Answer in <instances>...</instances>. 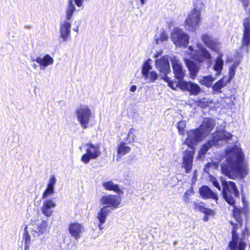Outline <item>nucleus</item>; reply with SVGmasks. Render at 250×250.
I'll return each mask as SVG.
<instances>
[{
    "label": "nucleus",
    "instance_id": "40",
    "mask_svg": "<svg viewBox=\"0 0 250 250\" xmlns=\"http://www.w3.org/2000/svg\"><path fill=\"white\" fill-rule=\"evenodd\" d=\"M191 192L189 190H187L184 195V200L186 203L189 202L190 198L188 196L190 195Z\"/></svg>",
    "mask_w": 250,
    "mask_h": 250
},
{
    "label": "nucleus",
    "instance_id": "9",
    "mask_svg": "<svg viewBox=\"0 0 250 250\" xmlns=\"http://www.w3.org/2000/svg\"><path fill=\"white\" fill-rule=\"evenodd\" d=\"M76 114L78 120L83 128L84 129L87 128L91 116L90 108L87 105H80V107L76 110Z\"/></svg>",
    "mask_w": 250,
    "mask_h": 250
},
{
    "label": "nucleus",
    "instance_id": "15",
    "mask_svg": "<svg viewBox=\"0 0 250 250\" xmlns=\"http://www.w3.org/2000/svg\"><path fill=\"white\" fill-rule=\"evenodd\" d=\"M201 39L204 44L209 49L215 52L219 51L220 43L217 39L208 33L203 34Z\"/></svg>",
    "mask_w": 250,
    "mask_h": 250
},
{
    "label": "nucleus",
    "instance_id": "19",
    "mask_svg": "<svg viewBox=\"0 0 250 250\" xmlns=\"http://www.w3.org/2000/svg\"><path fill=\"white\" fill-rule=\"evenodd\" d=\"M68 230L72 237L78 239L81 237L80 234L84 231V227L83 225L78 223H71Z\"/></svg>",
    "mask_w": 250,
    "mask_h": 250
},
{
    "label": "nucleus",
    "instance_id": "47",
    "mask_svg": "<svg viewBox=\"0 0 250 250\" xmlns=\"http://www.w3.org/2000/svg\"><path fill=\"white\" fill-rule=\"evenodd\" d=\"M32 66L33 67V68H34V70H37V68H38V66H39L37 64H36V63H33V64H32Z\"/></svg>",
    "mask_w": 250,
    "mask_h": 250
},
{
    "label": "nucleus",
    "instance_id": "4",
    "mask_svg": "<svg viewBox=\"0 0 250 250\" xmlns=\"http://www.w3.org/2000/svg\"><path fill=\"white\" fill-rule=\"evenodd\" d=\"M222 193L223 198L230 206L233 207V215L240 226L243 223V218L246 216L247 209L239 208L235 206V198H239V192L235 183L221 179Z\"/></svg>",
    "mask_w": 250,
    "mask_h": 250
},
{
    "label": "nucleus",
    "instance_id": "16",
    "mask_svg": "<svg viewBox=\"0 0 250 250\" xmlns=\"http://www.w3.org/2000/svg\"><path fill=\"white\" fill-rule=\"evenodd\" d=\"M178 85L183 90L188 91L190 95H197L201 91L200 86L191 82L181 81L179 83Z\"/></svg>",
    "mask_w": 250,
    "mask_h": 250
},
{
    "label": "nucleus",
    "instance_id": "3",
    "mask_svg": "<svg viewBox=\"0 0 250 250\" xmlns=\"http://www.w3.org/2000/svg\"><path fill=\"white\" fill-rule=\"evenodd\" d=\"M197 49H194L191 46L188 47V54L190 57L196 62L186 59L185 62L189 71L190 77L193 79L196 77L200 69L202 64L205 62L210 64L211 61V55L209 51L202 44H197Z\"/></svg>",
    "mask_w": 250,
    "mask_h": 250
},
{
    "label": "nucleus",
    "instance_id": "45",
    "mask_svg": "<svg viewBox=\"0 0 250 250\" xmlns=\"http://www.w3.org/2000/svg\"><path fill=\"white\" fill-rule=\"evenodd\" d=\"M210 166V163H208L207 165H206L205 169H204V170L207 173H209V167Z\"/></svg>",
    "mask_w": 250,
    "mask_h": 250
},
{
    "label": "nucleus",
    "instance_id": "8",
    "mask_svg": "<svg viewBox=\"0 0 250 250\" xmlns=\"http://www.w3.org/2000/svg\"><path fill=\"white\" fill-rule=\"evenodd\" d=\"M232 229L231 231L232 239L229 243L228 247L230 250H245L246 247V243L244 241L243 238H239L236 230L238 227L237 224L230 222Z\"/></svg>",
    "mask_w": 250,
    "mask_h": 250
},
{
    "label": "nucleus",
    "instance_id": "43",
    "mask_svg": "<svg viewBox=\"0 0 250 250\" xmlns=\"http://www.w3.org/2000/svg\"><path fill=\"white\" fill-rule=\"evenodd\" d=\"M168 83V86L172 89H175L174 86V83L172 81H170V78L168 77V79L167 81H165Z\"/></svg>",
    "mask_w": 250,
    "mask_h": 250
},
{
    "label": "nucleus",
    "instance_id": "42",
    "mask_svg": "<svg viewBox=\"0 0 250 250\" xmlns=\"http://www.w3.org/2000/svg\"><path fill=\"white\" fill-rule=\"evenodd\" d=\"M89 0H74L76 5L78 7H81L83 5V3L84 1H88Z\"/></svg>",
    "mask_w": 250,
    "mask_h": 250
},
{
    "label": "nucleus",
    "instance_id": "10",
    "mask_svg": "<svg viewBox=\"0 0 250 250\" xmlns=\"http://www.w3.org/2000/svg\"><path fill=\"white\" fill-rule=\"evenodd\" d=\"M171 38L176 46L186 47L189 43V37L182 30L175 28L171 34Z\"/></svg>",
    "mask_w": 250,
    "mask_h": 250
},
{
    "label": "nucleus",
    "instance_id": "31",
    "mask_svg": "<svg viewBox=\"0 0 250 250\" xmlns=\"http://www.w3.org/2000/svg\"><path fill=\"white\" fill-rule=\"evenodd\" d=\"M131 148L127 146L125 143L122 142L118 146L117 153L120 155H124L129 152Z\"/></svg>",
    "mask_w": 250,
    "mask_h": 250
},
{
    "label": "nucleus",
    "instance_id": "17",
    "mask_svg": "<svg viewBox=\"0 0 250 250\" xmlns=\"http://www.w3.org/2000/svg\"><path fill=\"white\" fill-rule=\"evenodd\" d=\"M31 62H36L39 64L40 70H44L46 67L52 65L54 62L53 58L49 54H46L43 57H38L35 58L31 57Z\"/></svg>",
    "mask_w": 250,
    "mask_h": 250
},
{
    "label": "nucleus",
    "instance_id": "7",
    "mask_svg": "<svg viewBox=\"0 0 250 250\" xmlns=\"http://www.w3.org/2000/svg\"><path fill=\"white\" fill-rule=\"evenodd\" d=\"M86 147L85 153L83 154L81 160L84 164H88L90 160L97 159L101 154L100 147L99 145H94L91 143H88L84 145Z\"/></svg>",
    "mask_w": 250,
    "mask_h": 250
},
{
    "label": "nucleus",
    "instance_id": "54",
    "mask_svg": "<svg viewBox=\"0 0 250 250\" xmlns=\"http://www.w3.org/2000/svg\"><path fill=\"white\" fill-rule=\"evenodd\" d=\"M26 27L28 28H30L29 26H26Z\"/></svg>",
    "mask_w": 250,
    "mask_h": 250
},
{
    "label": "nucleus",
    "instance_id": "21",
    "mask_svg": "<svg viewBox=\"0 0 250 250\" xmlns=\"http://www.w3.org/2000/svg\"><path fill=\"white\" fill-rule=\"evenodd\" d=\"M56 207V204L51 200H45L43 201L42 206L41 208L42 213L47 217H50L53 211L52 208Z\"/></svg>",
    "mask_w": 250,
    "mask_h": 250
},
{
    "label": "nucleus",
    "instance_id": "24",
    "mask_svg": "<svg viewBox=\"0 0 250 250\" xmlns=\"http://www.w3.org/2000/svg\"><path fill=\"white\" fill-rule=\"evenodd\" d=\"M228 83L229 82H228L225 77L217 81L211 87L213 93L214 94H218L222 93V88L226 86Z\"/></svg>",
    "mask_w": 250,
    "mask_h": 250
},
{
    "label": "nucleus",
    "instance_id": "26",
    "mask_svg": "<svg viewBox=\"0 0 250 250\" xmlns=\"http://www.w3.org/2000/svg\"><path fill=\"white\" fill-rule=\"evenodd\" d=\"M110 212V209L108 208L107 206H104L102 208L97 215V218L99 222L101 223H104L105 222L106 217Z\"/></svg>",
    "mask_w": 250,
    "mask_h": 250
},
{
    "label": "nucleus",
    "instance_id": "53",
    "mask_svg": "<svg viewBox=\"0 0 250 250\" xmlns=\"http://www.w3.org/2000/svg\"><path fill=\"white\" fill-rule=\"evenodd\" d=\"M242 233H243V237H245V234H244L245 232H243Z\"/></svg>",
    "mask_w": 250,
    "mask_h": 250
},
{
    "label": "nucleus",
    "instance_id": "46",
    "mask_svg": "<svg viewBox=\"0 0 250 250\" xmlns=\"http://www.w3.org/2000/svg\"><path fill=\"white\" fill-rule=\"evenodd\" d=\"M48 238V236H44L42 238H41V243H45V241L46 240V239H47Z\"/></svg>",
    "mask_w": 250,
    "mask_h": 250
},
{
    "label": "nucleus",
    "instance_id": "32",
    "mask_svg": "<svg viewBox=\"0 0 250 250\" xmlns=\"http://www.w3.org/2000/svg\"><path fill=\"white\" fill-rule=\"evenodd\" d=\"M145 80H148L149 83H154L158 78V75L156 72L151 71L148 73H145L143 76Z\"/></svg>",
    "mask_w": 250,
    "mask_h": 250
},
{
    "label": "nucleus",
    "instance_id": "20",
    "mask_svg": "<svg viewBox=\"0 0 250 250\" xmlns=\"http://www.w3.org/2000/svg\"><path fill=\"white\" fill-rule=\"evenodd\" d=\"M71 24L68 21H64L61 22L60 33L61 37L63 42H66L70 37V28Z\"/></svg>",
    "mask_w": 250,
    "mask_h": 250
},
{
    "label": "nucleus",
    "instance_id": "22",
    "mask_svg": "<svg viewBox=\"0 0 250 250\" xmlns=\"http://www.w3.org/2000/svg\"><path fill=\"white\" fill-rule=\"evenodd\" d=\"M193 204L195 209L198 210L205 214V215L203 218V220L205 221H207L208 220V215H211L213 214V210L204 207L203 206L204 204L203 202H200L198 203L194 201L193 202Z\"/></svg>",
    "mask_w": 250,
    "mask_h": 250
},
{
    "label": "nucleus",
    "instance_id": "12",
    "mask_svg": "<svg viewBox=\"0 0 250 250\" xmlns=\"http://www.w3.org/2000/svg\"><path fill=\"white\" fill-rule=\"evenodd\" d=\"M200 15V11L197 10V8H194L185 21V27L187 29L192 32L195 31L201 21Z\"/></svg>",
    "mask_w": 250,
    "mask_h": 250
},
{
    "label": "nucleus",
    "instance_id": "14",
    "mask_svg": "<svg viewBox=\"0 0 250 250\" xmlns=\"http://www.w3.org/2000/svg\"><path fill=\"white\" fill-rule=\"evenodd\" d=\"M169 59L172 64L175 78L179 81V83L183 81L185 71L184 70L180 60L175 56L170 57Z\"/></svg>",
    "mask_w": 250,
    "mask_h": 250
},
{
    "label": "nucleus",
    "instance_id": "30",
    "mask_svg": "<svg viewBox=\"0 0 250 250\" xmlns=\"http://www.w3.org/2000/svg\"><path fill=\"white\" fill-rule=\"evenodd\" d=\"M76 8L73 3V0H69L68 5L66 10V19L67 20H70Z\"/></svg>",
    "mask_w": 250,
    "mask_h": 250
},
{
    "label": "nucleus",
    "instance_id": "36",
    "mask_svg": "<svg viewBox=\"0 0 250 250\" xmlns=\"http://www.w3.org/2000/svg\"><path fill=\"white\" fill-rule=\"evenodd\" d=\"M27 227H25L24 229L23 238L24 239V245H29L30 243V236L27 230Z\"/></svg>",
    "mask_w": 250,
    "mask_h": 250
},
{
    "label": "nucleus",
    "instance_id": "38",
    "mask_svg": "<svg viewBox=\"0 0 250 250\" xmlns=\"http://www.w3.org/2000/svg\"><path fill=\"white\" fill-rule=\"evenodd\" d=\"M186 125V122L184 121H180L178 122L177 125V129L180 134H182Z\"/></svg>",
    "mask_w": 250,
    "mask_h": 250
},
{
    "label": "nucleus",
    "instance_id": "28",
    "mask_svg": "<svg viewBox=\"0 0 250 250\" xmlns=\"http://www.w3.org/2000/svg\"><path fill=\"white\" fill-rule=\"evenodd\" d=\"M216 78L209 75L208 76H203L199 80V83L206 86L207 87H212V83L215 80Z\"/></svg>",
    "mask_w": 250,
    "mask_h": 250
},
{
    "label": "nucleus",
    "instance_id": "37",
    "mask_svg": "<svg viewBox=\"0 0 250 250\" xmlns=\"http://www.w3.org/2000/svg\"><path fill=\"white\" fill-rule=\"evenodd\" d=\"M152 66L150 65V64L147 62H146L143 65L142 69V73L143 75L144 76L145 74V73H148L150 71V70L151 69Z\"/></svg>",
    "mask_w": 250,
    "mask_h": 250
},
{
    "label": "nucleus",
    "instance_id": "18",
    "mask_svg": "<svg viewBox=\"0 0 250 250\" xmlns=\"http://www.w3.org/2000/svg\"><path fill=\"white\" fill-rule=\"evenodd\" d=\"M199 194L204 199H211L217 201L218 199V195L212 190L208 186H202L199 190Z\"/></svg>",
    "mask_w": 250,
    "mask_h": 250
},
{
    "label": "nucleus",
    "instance_id": "35",
    "mask_svg": "<svg viewBox=\"0 0 250 250\" xmlns=\"http://www.w3.org/2000/svg\"><path fill=\"white\" fill-rule=\"evenodd\" d=\"M134 131L135 129L133 128H131L129 129L128 132L127 136L125 140L126 141H128V143L132 142L135 140L136 135L134 133Z\"/></svg>",
    "mask_w": 250,
    "mask_h": 250
},
{
    "label": "nucleus",
    "instance_id": "50",
    "mask_svg": "<svg viewBox=\"0 0 250 250\" xmlns=\"http://www.w3.org/2000/svg\"><path fill=\"white\" fill-rule=\"evenodd\" d=\"M142 5H144L146 3V0H140Z\"/></svg>",
    "mask_w": 250,
    "mask_h": 250
},
{
    "label": "nucleus",
    "instance_id": "1",
    "mask_svg": "<svg viewBox=\"0 0 250 250\" xmlns=\"http://www.w3.org/2000/svg\"><path fill=\"white\" fill-rule=\"evenodd\" d=\"M215 125L212 118H205L199 128L190 130L187 132V137L184 142L191 150H186L184 152L182 167L185 169L186 173H188L192 167L193 157L195 153V146L211 131Z\"/></svg>",
    "mask_w": 250,
    "mask_h": 250
},
{
    "label": "nucleus",
    "instance_id": "13",
    "mask_svg": "<svg viewBox=\"0 0 250 250\" xmlns=\"http://www.w3.org/2000/svg\"><path fill=\"white\" fill-rule=\"evenodd\" d=\"M121 198L118 195H111L102 196L100 200V203L103 205L107 206L108 208L111 209L116 208L121 204Z\"/></svg>",
    "mask_w": 250,
    "mask_h": 250
},
{
    "label": "nucleus",
    "instance_id": "5",
    "mask_svg": "<svg viewBox=\"0 0 250 250\" xmlns=\"http://www.w3.org/2000/svg\"><path fill=\"white\" fill-rule=\"evenodd\" d=\"M232 137V135L226 130L217 131L213 135L212 139L208 141L202 146L199 154L200 155H205L212 146L218 145L219 141H229L231 140Z\"/></svg>",
    "mask_w": 250,
    "mask_h": 250
},
{
    "label": "nucleus",
    "instance_id": "11",
    "mask_svg": "<svg viewBox=\"0 0 250 250\" xmlns=\"http://www.w3.org/2000/svg\"><path fill=\"white\" fill-rule=\"evenodd\" d=\"M156 68L161 74V79L164 81L168 79L167 74L170 72V67L167 56H164L155 61Z\"/></svg>",
    "mask_w": 250,
    "mask_h": 250
},
{
    "label": "nucleus",
    "instance_id": "39",
    "mask_svg": "<svg viewBox=\"0 0 250 250\" xmlns=\"http://www.w3.org/2000/svg\"><path fill=\"white\" fill-rule=\"evenodd\" d=\"M167 36L166 34V33L164 32L161 33L160 37V38L155 39L156 43L157 44L159 43V41H161L162 42H163L164 41H166L167 39Z\"/></svg>",
    "mask_w": 250,
    "mask_h": 250
},
{
    "label": "nucleus",
    "instance_id": "49",
    "mask_svg": "<svg viewBox=\"0 0 250 250\" xmlns=\"http://www.w3.org/2000/svg\"><path fill=\"white\" fill-rule=\"evenodd\" d=\"M29 245H24V250H29Z\"/></svg>",
    "mask_w": 250,
    "mask_h": 250
},
{
    "label": "nucleus",
    "instance_id": "48",
    "mask_svg": "<svg viewBox=\"0 0 250 250\" xmlns=\"http://www.w3.org/2000/svg\"><path fill=\"white\" fill-rule=\"evenodd\" d=\"M104 223H101L100 222H99V224L98 225V227L100 229H103V227H102V225L104 224Z\"/></svg>",
    "mask_w": 250,
    "mask_h": 250
},
{
    "label": "nucleus",
    "instance_id": "34",
    "mask_svg": "<svg viewBox=\"0 0 250 250\" xmlns=\"http://www.w3.org/2000/svg\"><path fill=\"white\" fill-rule=\"evenodd\" d=\"M209 181L210 182L212 185L219 190L221 191L222 189V188L219 184V183L218 180L213 176V175L209 174Z\"/></svg>",
    "mask_w": 250,
    "mask_h": 250
},
{
    "label": "nucleus",
    "instance_id": "44",
    "mask_svg": "<svg viewBox=\"0 0 250 250\" xmlns=\"http://www.w3.org/2000/svg\"><path fill=\"white\" fill-rule=\"evenodd\" d=\"M137 89V86L135 85H132L130 86L129 90L132 92H135Z\"/></svg>",
    "mask_w": 250,
    "mask_h": 250
},
{
    "label": "nucleus",
    "instance_id": "2",
    "mask_svg": "<svg viewBox=\"0 0 250 250\" xmlns=\"http://www.w3.org/2000/svg\"><path fill=\"white\" fill-rule=\"evenodd\" d=\"M222 172L229 178L245 177L248 173V167L244 160V154L240 148L234 147L227 153L226 162L221 165Z\"/></svg>",
    "mask_w": 250,
    "mask_h": 250
},
{
    "label": "nucleus",
    "instance_id": "52",
    "mask_svg": "<svg viewBox=\"0 0 250 250\" xmlns=\"http://www.w3.org/2000/svg\"><path fill=\"white\" fill-rule=\"evenodd\" d=\"M79 149L81 150L82 149V146H79Z\"/></svg>",
    "mask_w": 250,
    "mask_h": 250
},
{
    "label": "nucleus",
    "instance_id": "51",
    "mask_svg": "<svg viewBox=\"0 0 250 250\" xmlns=\"http://www.w3.org/2000/svg\"><path fill=\"white\" fill-rule=\"evenodd\" d=\"M73 30L75 31H76V32H78V28H77L76 29H73Z\"/></svg>",
    "mask_w": 250,
    "mask_h": 250
},
{
    "label": "nucleus",
    "instance_id": "33",
    "mask_svg": "<svg viewBox=\"0 0 250 250\" xmlns=\"http://www.w3.org/2000/svg\"><path fill=\"white\" fill-rule=\"evenodd\" d=\"M237 67V65L235 64H233L229 68V78H226V80L228 81V82H230L232 78L234 77L235 74V69Z\"/></svg>",
    "mask_w": 250,
    "mask_h": 250
},
{
    "label": "nucleus",
    "instance_id": "41",
    "mask_svg": "<svg viewBox=\"0 0 250 250\" xmlns=\"http://www.w3.org/2000/svg\"><path fill=\"white\" fill-rule=\"evenodd\" d=\"M243 4L244 9L247 11V8L250 3V0H240Z\"/></svg>",
    "mask_w": 250,
    "mask_h": 250
},
{
    "label": "nucleus",
    "instance_id": "23",
    "mask_svg": "<svg viewBox=\"0 0 250 250\" xmlns=\"http://www.w3.org/2000/svg\"><path fill=\"white\" fill-rule=\"evenodd\" d=\"M56 182V179L55 176H51L49 179V183L47 184V188L42 194V199L46 198L54 192V186Z\"/></svg>",
    "mask_w": 250,
    "mask_h": 250
},
{
    "label": "nucleus",
    "instance_id": "29",
    "mask_svg": "<svg viewBox=\"0 0 250 250\" xmlns=\"http://www.w3.org/2000/svg\"><path fill=\"white\" fill-rule=\"evenodd\" d=\"M48 224L45 220H42L40 224L37 225L36 231L39 236H41V234L48 232Z\"/></svg>",
    "mask_w": 250,
    "mask_h": 250
},
{
    "label": "nucleus",
    "instance_id": "6",
    "mask_svg": "<svg viewBox=\"0 0 250 250\" xmlns=\"http://www.w3.org/2000/svg\"><path fill=\"white\" fill-rule=\"evenodd\" d=\"M249 18H245L242 22V38L241 48L245 49L247 53L250 46V8L248 10Z\"/></svg>",
    "mask_w": 250,
    "mask_h": 250
},
{
    "label": "nucleus",
    "instance_id": "27",
    "mask_svg": "<svg viewBox=\"0 0 250 250\" xmlns=\"http://www.w3.org/2000/svg\"><path fill=\"white\" fill-rule=\"evenodd\" d=\"M102 185L106 190H113L119 194L123 193L122 190L120 188L119 186L114 184L112 181H109L103 182Z\"/></svg>",
    "mask_w": 250,
    "mask_h": 250
},
{
    "label": "nucleus",
    "instance_id": "25",
    "mask_svg": "<svg viewBox=\"0 0 250 250\" xmlns=\"http://www.w3.org/2000/svg\"><path fill=\"white\" fill-rule=\"evenodd\" d=\"M224 61L222 59V55H219L214 61V64L213 66V70L216 72L215 75L218 76L222 73L223 69Z\"/></svg>",
    "mask_w": 250,
    "mask_h": 250
}]
</instances>
